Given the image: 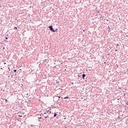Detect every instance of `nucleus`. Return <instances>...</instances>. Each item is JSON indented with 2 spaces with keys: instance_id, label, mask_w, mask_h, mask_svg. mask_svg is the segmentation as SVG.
I'll list each match as a JSON object with an SVG mask.
<instances>
[{
  "instance_id": "nucleus-34",
  "label": "nucleus",
  "mask_w": 128,
  "mask_h": 128,
  "mask_svg": "<svg viewBox=\"0 0 128 128\" xmlns=\"http://www.w3.org/2000/svg\"><path fill=\"white\" fill-rule=\"evenodd\" d=\"M127 36V37H128V36Z\"/></svg>"
},
{
  "instance_id": "nucleus-17",
  "label": "nucleus",
  "mask_w": 128,
  "mask_h": 128,
  "mask_svg": "<svg viewBox=\"0 0 128 128\" xmlns=\"http://www.w3.org/2000/svg\"><path fill=\"white\" fill-rule=\"evenodd\" d=\"M6 40H8V37H6Z\"/></svg>"
},
{
  "instance_id": "nucleus-2",
  "label": "nucleus",
  "mask_w": 128,
  "mask_h": 128,
  "mask_svg": "<svg viewBox=\"0 0 128 128\" xmlns=\"http://www.w3.org/2000/svg\"><path fill=\"white\" fill-rule=\"evenodd\" d=\"M53 99L54 102H58V96H54Z\"/></svg>"
},
{
  "instance_id": "nucleus-7",
  "label": "nucleus",
  "mask_w": 128,
  "mask_h": 128,
  "mask_svg": "<svg viewBox=\"0 0 128 128\" xmlns=\"http://www.w3.org/2000/svg\"><path fill=\"white\" fill-rule=\"evenodd\" d=\"M66 98H68V96H67L64 98V100H66Z\"/></svg>"
},
{
  "instance_id": "nucleus-9",
  "label": "nucleus",
  "mask_w": 128,
  "mask_h": 128,
  "mask_svg": "<svg viewBox=\"0 0 128 128\" xmlns=\"http://www.w3.org/2000/svg\"><path fill=\"white\" fill-rule=\"evenodd\" d=\"M46 114H48V112H45L43 114L46 115Z\"/></svg>"
},
{
  "instance_id": "nucleus-14",
  "label": "nucleus",
  "mask_w": 128,
  "mask_h": 128,
  "mask_svg": "<svg viewBox=\"0 0 128 128\" xmlns=\"http://www.w3.org/2000/svg\"><path fill=\"white\" fill-rule=\"evenodd\" d=\"M126 104L127 106H128V102H126Z\"/></svg>"
},
{
  "instance_id": "nucleus-21",
  "label": "nucleus",
  "mask_w": 128,
  "mask_h": 128,
  "mask_svg": "<svg viewBox=\"0 0 128 128\" xmlns=\"http://www.w3.org/2000/svg\"><path fill=\"white\" fill-rule=\"evenodd\" d=\"M48 112H50V114L52 113V112L50 111V110H48Z\"/></svg>"
},
{
  "instance_id": "nucleus-26",
  "label": "nucleus",
  "mask_w": 128,
  "mask_h": 128,
  "mask_svg": "<svg viewBox=\"0 0 128 128\" xmlns=\"http://www.w3.org/2000/svg\"><path fill=\"white\" fill-rule=\"evenodd\" d=\"M40 120H38V122H40Z\"/></svg>"
},
{
  "instance_id": "nucleus-27",
  "label": "nucleus",
  "mask_w": 128,
  "mask_h": 128,
  "mask_svg": "<svg viewBox=\"0 0 128 128\" xmlns=\"http://www.w3.org/2000/svg\"><path fill=\"white\" fill-rule=\"evenodd\" d=\"M107 56H110V54H108Z\"/></svg>"
},
{
  "instance_id": "nucleus-4",
  "label": "nucleus",
  "mask_w": 128,
  "mask_h": 128,
  "mask_svg": "<svg viewBox=\"0 0 128 128\" xmlns=\"http://www.w3.org/2000/svg\"><path fill=\"white\" fill-rule=\"evenodd\" d=\"M86 76V74H82V78H83V80H84V77Z\"/></svg>"
},
{
  "instance_id": "nucleus-18",
  "label": "nucleus",
  "mask_w": 128,
  "mask_h": 128,
  "mask_svg": "<svg viewBox=\"0 0 128 128\" xmlns=\"http://www.w3.org/2000/svg\"><path fill=\"white\" fill-rule=\"evenodd\" d=\"M72 84H74V82H71Z\"/></svg>"
},
{
  "instance_id": "nucleus-20",
  "label": "nucleus",
  "mask_w": 128,
  "mask_h": 128,
  "mask_svg": "<svg viewBox=\"0 0 128 128\" xmlns=\"http://www.w3.org/2000/svg\"><path fill=\"white\" fill-rule=\"evenodd\" d=\"M6 102H8V100L6 99L5 100Z\"/></svg>"
},
{
  "instance_id": "nucleus-31",
  "label": "nucleus",
  "mask_w": 128,
  "mask_h": 128,
  "mask_svg": "<svg viewBox=\"0 0 128 128\" xmlns=\"http://www.w3.org/2000/svg\"><path fill=\"white\" fill-rule=\"evenodd\" d=\"M118 118H120V116L118 117Z\"/></svg>"
},
{
  "instance_id": "nucleus-3",
  "label": "nucleus",
  "mask_w": 128,
  "mask_h": 128,
  "mask_svg": "<svg viewBox=\"0 0 128 128\" xmlns=\"http://www.w3.org/2000/svg\"><path fill=\"white\" fill-rule=\"evenodd\" d=\"M43 116H44V118H48V115H44V114H43Z\"/></svg>"
},
{
  "instance_id": "nucleus-30",
  "label": "nucleus",
  "mask_w": 128,
  "mask_h": 128,
  "mask_svg": "<svg viewBox=\"0 0 128 128\" xmlns=\"http://www.w3.org/2000/svg\"><path fill=\"white\" fill-rule=\"evenodd\" d=\"M27 94V96H28V94Z\"/></svg>"
},
{
  "instance_id": "nucleus-24",
  "label": "nucleus",
  "mask_w": 128,
  "mask_h": 128,
  "mask_svg": "<svg viewBox=\"0 0 128 128\" xmlns=\"http://www.w3.org/2000/svg\"><path fill=\"white\" fill-rule=\"evenodd\" d=\"M78 78H80V75H78Z\"/></svg>"
},
{
  "instance_id": "nucleus-10",
  "label": "nucleus",
  "mask_w": 128,
  "mask_h": 128,
  "mask_svg": "<svg viewBox=\"0 0 128 128\" xmlns=\"http://www.w3.org/2000/svg\"><path fill=\"white\" fill-rule=\"evenodd\" d=\"M58 99L60 100V96H58Z\"/></svg>"
},
{
  "instance_id": "nucleus-28",
  "label": "nucleus",
  "mask_w": 128,
  "mask_h": 128,
  "mask_svg": "<svg viewBox=\"0 0 128 128\" xmlns=\"http://www.w3.org/2000/svg\"><path fill=\"white\" fill-rule=\"evenodd\" d=\"M6 64V62H4V64Z\"/></svg>"
},
{
  "instance_id": "nucleus-25",
  "label": "nucleus",
  "mask_w": 128,
  "mask_h": 128,
  "mask_svg": "<svg viewBox=\"0 0 128 128\" xmlns=\"http://www.w3.org/2000/svg\"><path fill=\"white\" fill-rule=\"evenodd\" d=\"M83 32H86V30H83Z\"/></svg>"
},
{
  "instance_id": "nucleus-23",
  "label": "nucleus",
  "mask_w": 128,
  "mask_h": 128,
  "mask_svg": "<svg viewBox=\"0 0 128 128\" xmlns=\"http://www.w3.org/2000/svg\"><path fill=\"white\" fill-rule=\"evenodd\" d=\"M117 50H115V52H116Z\"/></svg>"
},
{
  "instance_id": "nucleus-19",
  "label": "nucleus",
  "mask_w": 128,
  "mask_h": 128,
  "mask_svg": "<svg viewBox=\"0 0 128 128\" xmlns=\"http://www.w3.org/2000/svg\"><path fill=\"white\" fill-rule=\"evenodd\" d=\"M109 30H110V26H108Z\"/></svg>"
},
{
  "instance_id": "nucleus-8",
  "label": "nucleus",
  "mask_w": 128,
  "mask_h": 128,
  "mask_svg": "<svg viewBox=\"0 0 128 128\" xmlns=\"http://www.w3.org/2000/svg\"><path fill=\"white\" fill-rule=\"evenodd\" d=\"M13 71L14 72H16V70H14Z\"/></svg>"
},
{
  "instance_id": "nucleus-35",
  "label": "nucleus",
  "mask_w": 128,
  "mask_h": 128,
  "mask_svg": "<svg viewBox=\"0 0 128 128\" xmlns=\"http://www.w3.org/2000/svg\"><path fill=\"white\" fill-rule=\"evenodd\" d=\"M66 70V69H65V70Z\"/></svg>"
},
{
  "instance_id": "nucleus-11",
  "label": "nucleus",
  "mask_w": 128,
  "mask_h": 128,
  "mask_svg": "<svg viewBox=\"0 0 128 128\" xmlns=\"http://www.w3.org/2000/svg\"><path fill=\"white\" fill-rule=\"evenodd\" d=\"M120 46V44H116V46Z\"/></svg>"
},
{
  "instance_id": "nucleus-13",
  "label": "nucleus",
  "mask_w": 128,
  "mask_h": 128,
  "mask_svg": "<svg viewBox=\"0 0 128 128\" xmlns=\"http://www.w3.org/2000/svg\"><path fill=\"white\" fill-rule=\"evenodd\" d=\"M38 118L39 120H40V118H42V117H38Z\"/></svg>"
},
{
  "instance_id": "nucleus-33",
  "label": "nucleus",
  "mask_w": 128,
  "mask_h": 128,
  "mask_svg": "<svg viewBox=\"0 0 128 128\" xmlns=\"http://www.w3.org/2000/svg\"><path fill=\"white\" fill-rule=\"evenodd\" d=\"M124 96H126V94H124Z\"/></svg>"
},
{
  "instance_id": "nucleus-32",
  "label": "nucleus",
  "mask_w": 128,
  "mask_h": 128,
  "mask_svg": "<svg viewBox=\"0 0 128 128\" xmlns=\"http://www.w3.org/2000/svg\"><path fill=\"white\" fill-rule=\"evenodd\" d=\"M3 49L4 50V48Z\"/></svg>"
},
{
  "instance_id": "nucleus-15",
  "label": "nucleus",
  "mask_w": 128,
  "mask_h": 128,
  "mask_svg": "<svg viewBox=\"0 0 128 128\" xmlns=\"http://www.w3.org/2000/svg\"><path fill=\"white\" fill-rule=\"evenodd\" d=\"M14 28H15L16 30H18V28H16V27H14Z\"/></svg>"
},
{
  "instance_id": "nucleus-6",
  "label": "nucleus",
  "mask_w": 128,
  "mask_h": 128,
  "mask_svg": "<svg viewBox=\"0 0 128 128\" xmlns=\"http://www.w3.org/2000/svg\"><path fill=\"white\" fill-rule=\"evenodd\" d=\"M58 32V28H56V30H54V31H53V32Z\"/></svg>"
},
{
  "instance_id": "nucleus-12",
  "label": "nucleus",
  "mask_w": 128,
  "mask_h": 128,
  "mask_svg": "<svg viewBox=\"0 0 128 128\" xmlns=\"http://www.w3.org/2000/svg\"><path fill=\"white\" fill-rule=\"evenodd\" d=\"M8 70H9V72L10 71V67L8 68Z\"/></svg>"
},
{
  "instance_id": "nucleus-5",
  "label": "nucleus",
  "mask_w": 128,
  "mask_h": 128,
  "mask_svg": "<svg viewBox=\"0 0 128 128\" xmlns=\"http://www.w3.org/2000/svg\"><path fill=\"white\" fill-rule=\"evenodd\" d=\"M56 116H58V114H56V113L55 112V113L54 114V118H56Z\"/></svg>"
},
{
  "instance_id": "nucleus-29",
  "label": "nucleus",
  "mask_w": 128,
  "mask_h": 128,
  "mask_svg": "<svg viewBox=\"0 0 128 128\" xmlns=\"http://www.w3.org/2000/svg\"><path fill=\"white\" fill-rule=\"evenodd\" d=\"M0 70H2V68H0Z\"/></svg>"
},
{
  "instance_id": "nucleus-22",
  "label": "nucleus",
  "mask_w": 128,
  "mask_h": 128,
  "mask_svg": "<svg viewBox=\"0 0 128 128\" xmlns=\"http://www.w3.org/2000/svg\"><path fill=\"white\" fill-rule=\"evenodd\" d=\"M66 118H64V120H66Z\"/></svg>"
},
{
  "instance_id": "nucleus-16",
  "label": "nucleus",
  "mask_w": 128,
  "mask_h": 128,
  "mask_svg": "<svg viewBox=\"0 0 128 128\" xmlns=\"http://www.w3.org/2000/svg\"><path fill=\"white\" fill-rule=\"evenodd\" d=\"M20 116V118H22V116H20L19 115V116Z\"/></svg>"
},
{
  "instance_id": "nucleus-1",
  "label": "nucleus",
  "mask_w": 128,
  "mask_h": 128,
  "mask_svg": "<svg viewBox=\"0 0 128 128\" xmlns=\"http://www.w3.org/2000/svg\"><path fill=\"white\" fill-rule=\"evenodd\" d=\"M48 28H50V30H51V32H54V28H52V26H50L48 27Z\"/></svg>"
}]
</instances>
